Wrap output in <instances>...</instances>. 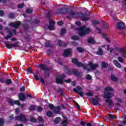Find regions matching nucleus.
<instances>
[{
  "label": "nucleus",
  "mask_w": 126,
  "mask_h": 126,
  "mask_svg": "<svg viewBox=\"0 0 126 126\" xmlns=\"http://www.w3.org/2000/svg\"><path fill=\"white\" fill-rule=\"evenodd\" d=\"M57 12L58 13H61V14H67V13H68L70 16H67L68 19H70L71 17H73V18H78V17H80L83 21H87V20H89V15H90V13L83 14L78 12L75 13L72 10H70L68 12L66 10L64 12H63V9L58 10Z\"/></svg>",
  "instance_id": "obj_1"
},
{
  "label": "nucleus",
  "mask_w": 126,
  "mask_h": 126,
  "mask_svg": "<svg viewBox=\"0 0 126 126\" xmlns=\"http://www.w3.org/2000/svg\"><path fill=\"white\" fill-rule=\"evenodd\" d=\"M72 63H74L75 65H77V66H82V67H83L84 69H87L88 71H89V70H90L89 68H88V66H89V65L92 69H95L96 67H98L99 66L98 64H93L92 63V62H89L88 64L84 65L81 63L77 62V60H76V59H73V60H72Z\"/></svg>",
  "instance_id": "obj_2"
},
{
  "label": "nucleus",
  "mask_w": 126,
  "mask_h": 126,
  "mask_svg": "<svg viewBox=\"0 0 126 126\" xmlns=\"http://www.w3.org/2000/svg\"><path fill=\"white\" fill-rule=\"evenodd\" d=\"M105 92L104 93V98H106V102L108 104L109 107H112L113 105V101L110 98L114 96L113 94H106V92H113L114 90L110 87H107L105 89Z\"/></svg>",
  "instance_id": "obj_3"
},
{
  "label": "nucleus",
  "mask_w": 126,
  "mask_h": 126,
  "mask_svg": "<svg viewBox=\"0 0 126 126\" xmlns=\"http://www.w3.org/2000/svg\"><path fill=\"white\" fill-rule=\"evenodd\" d=\"M90 32H91L90 29L85 27V26L79 28L78 30V33L80 36H84V35L89 34Z\"/></svg>",
  "instance_id": "obj_4"
},
{
  "label": "nucleus",
  "mask_w": 126,
  "mask_h": 126,
  "mask_svg": "<svg viewBox=\"0 0 126 126\" xmlns=\"http://www.w3.org/2000/svg\"><path fill=\"white\" fill-rule=\"evenodd\" d=\"M65 78V75L62 74L60 75L57 78H56V83H60L61 84H63V82L64 81L66 83H70L71 80L70 79H68L67 80H64Z\"/></svg>",
  "instance_id": "obj_5"
},
{
  "label": "nucleus",
  "mask_w": 126,
  "mask_h": 126,
  "mask_svg": "<svg viewBox=\"0 0 126 126\" xmlns=\"http://www.w3.org/2000/svg\"><path fill=\"white\" fill-rule=\"evenodd\" d=\"M15 119L17 121H20V122H24V123L27 122V119L23 114H21L20 116H17Z\"/></svg>",
  "instance_id": "obj_6"
},
{
  "label": "nucleus",
  "mask_w": 126,
  "mask_h": 126,
  "mask_svg": "<svg viewBox=\"0 0 126 126\" xmlns=\"http://www.w3.org/2000/svg\"><path fill=\"white\" fill-rule=\"evenodd\" d=\"M49 107L50 108L51 110H53L54 113H56V114H60V111L61 110V107L60 106L55 107L54 105L50 104Z\"/></svg>",
  "instance_id": "obj_7"
},
{
  "label": "nucleus",
  "mask_w": 126,
  "mask_h": 126,
  "mask_svg": "<svg viewBox=\"0 0 126 126\" xmlns=\"http://www.w3.org/2000/svg\"><path fill=\"white\" fill-rule=\"evenodd\" d=\"M74 92L76 93H78L80 96H83V92H82V88L80 86H77L76 88H74L73 90Z\"/></svg>",
  "instance_id": "obj_8"
},
{
  "label": "nucleus",
  "mask_w": 126,
  "mask_h": 126,
  "mask_svg": "<svg viewBox=\"0 0 126 126\" xmlns=\"http://www.w3.org/2000/svg\"><path fill=\"white\" fill-rule=\"evenodd\" d=\"M16 32H15V30H13L12 31H8V33L9 35L5 36L4 38L6 40H8L9 38H11L12 36H13V34H15Z\"/></svg>",
  "instance_id": "obj_9"
},
{
  "label": "nucleus",
  "mask_w": 126,
  "mask_h": 126,
  "mask_svg": "<svg viewBox=\"0 0 126 126\" xmlns=\"http://www.w3.org/2000/svg\"><path fill=\"white\" fill-rule=\"evenodd\" d=\"M116 27L118 29H124L126 27V25L123 22H120L117 24Z\"/></svg>",
  "instance_id": "obj_10"
},
{
  "label": "nucleus",
  "mask_w": 126,
  "mask_h": 126,
  "mask_svg": "<svg viewBox=\"0 0 126 126\" xmlns=\"http://www.w3.org/2000/svg\"><path fill=\"white\" fill-rule=\"evenodd\" d=\"M71 49H65L63 54V57H67L68 55H70L72 53Z\"/></svg>",
  "instance_id": "obj_11"
},
{
  "label": "nucleus",
  "mask_w": 126,
  "mask_h": 126,
  "mask_svg": "<svg viewBox=\"0 0 126 126\" xmlns=\"http://www.w3.org/2000/svg\"><path fill=\"white\" fill-rule=\"evenodd\" d=\"M49 23L50 25L48 26V29H49V30H54V29H55V26H54V24H55V22L51 20L49 21Z\"/></svg>",
  "instance_id": "obj_12"
},
{
  "label": "nucleus",
  "mask_w": 126,
  "mask_h": 126,
  "mask_svg": "<svg viewBox=\"0 0 126 126\" xmlns=\"http://www.w3.org/2000/svg\"><path fill=\"white\" fill-rule=\"evenodd\" d=\"M20 22H17L15 23H11L9 24L10 26H12L14 28H17L20 25Z\"/></svg>",
  "instance_id": "obj_13"
},
{
  "label": "nucleus",
  "mask_w": 126,
  "mask_h": 126,
  "mask_svg": "<svg viewBox=\"0 0 126 126\" xmlns=\"http://www.w3.org/2000/svg\"><path fill=\"white\" fill-rule=\"evenodd\" d=\"M67 124H68V119L64 117L63 121L62 122L61 126H67Z\"/></svg>",
  "instance_id": "obj_14"
},
{
  "label": "nucleus",
  "mask_w": 126,
  "mask_h": 126,
  "mask_svg": "<svg viewBox=\"0 0 126 126\" xmlns=\"http://www.w3.org/2000/svg\"><path fill=\"white\" fill-rule=\"evenodd\" d=\"M120 54L122 55V57L123 58H126V49H122L120 51Z\"/></svg>",
  "instance_id": "obj_15"
},
{
  "label": "nucleus",
  "mask_w": 126,
  "mask_h": 126,
  "mask_svg": "<svg viewBox=\"0 0 126 126\" xmlns=\"http://www.w3.org/2000/svg\"><path fill=\"white\" fill-rule=\"evenodd\" d=\"M9 103L10 105H14V104H16V105H20V103L19 100L13 101L12 99H10L9 100Z\"/></svg>",
  "instance_id": "obj_16"
},
{
  "label": "nucleus",
  "mask_w": 126,
  "mask_h": 126,
  "mask_svg": "<svg viewBox=\"0 0 126 126\" xmlns=\"http://www.w3.org/2000/svg\"><path fill=\"white\" fill-rule=\"evenodd\" d=\"M93 103V104L94 105H99V98H98V97H96V98H92L91 99Z\"/></svg>",
  "instance_id": "obj_17"
},
{
  "label": "nucleus",
  "mask_w": 126,
  "mask_h": 126,
  "mask_svg": "<svg viewBox=\"0 0 126 126\" xmlns=\"http://www.w3.org/2000/svg\"><path fill=\"white\" fill-rule=\"evenodd\" d=\"M19 98L21 101H24L26 98L25 97V94L21 93L19 94Z\"/></svg>",
  "instance_id": "obj_18"
},
{
  "label": "nucleus",
  "mask_w": 126,
  "mask_h": 126,
  "mask_svg": "<svg viewBox=\"0 0 126 126\" xmlns=\"http://www.w3.org/2000/svg\"><path fill=\"white\" fill-rule=\"evenodd\" d=\"M119 126H126V116L124 117L123 121L118 124Z\"/></svg>",
  "instance_id": "obj_19"
},
{
  "label": "nucleus",
  "mask_w": 126,
  "mask_h": 126,
  "mask_svg": "<svg viewBox=\"0 0 126 126\" xmlns=\"http://www.w3.org/2000/svg\"><path fill=\"white\" fill-rule=\"evenodd\" d=\"M113 63L115 65H116L117 67H118V68H121V67H122V65H121V64H120V63H119V62H118L117 60H114L113 61Z\"/></svg>",
  "instance_id": "obj_20"
},
{
  "label": "nucleus",
  "mask_w": 126,
  "mask_h": 126,
  "mask_svg": "<svg viewBox=\"0 0 126 126\" xmlns=\"http://www.w3.org/2000/svg\"><path fill=\"white\" fill-rule=\"evenodd\" d=\"M88 42L90 44H95L96 43L94 38H90L88 39Z\"/></svg>",
  "instance_id": "obj_21"
},
{
  "label": "nucleus",
  "mask_w": 126,
  "mask_h": 126,
  "mask_svg": "<svg viewBox=\"0 0 126 126\" xmlns=\"http://www.w3.org/2000/svg\"><path fill=\"white\" fill-rule=\"evenodd\" d=\"M39 67L41 68V69H43V70H48V68H47V66L45 64L40 65Z\"/></svg>",
  "instance_id": "obj_22"
},
{
  "label": "nucleus",
  "mask_w": 126,
  "mask_h": 126,
  "mask_svg": "<svg viewBox=\"0 0 126 126\" xmlns=\"http://www.w3.org/2000/svg\"><path fill=\"white\" fill-rule=\"evenodd\" d=\"M102 37H104L106 41H107L108 43H110V38L109 37H107V34L106 33H103Z\"/></svg>",
  "instance_id": "obj_23"
},
{
  "label": "nucleus",
  "mask_w": 126,
  "mask_h": 126,
  "mask_svg": "<svg viewBox=\"0 0 126 126\" xmlns=\"http://www.w3.org/2000/svg\"><path fill=\"white\" fill-rule=\"evenodd\" d=\"M61 118L60 117H57L56 118H55V120H54V123L55 124H59V123H60V122H61Z\"/></svg>",
  "instance_id": "obj_24"
},
{
  "label": "nucleus",
  "mask_w": 126,
  "mask_h": 126,
  "mask_svg": "<svg viewBox=\"0 0 126 126\" xmlns=\"http://www.w3.org/2000/svg\"><path fill=\"white\" fill-rule=\"evenodd\" d=\"M12 46H14L13 45V44H8L7 43L5 44V47L6 48H7V49H11V48H12Z\"/></svg>",
  "instance_id": "obj_25"
},
{
  "label": "nucleus",
  "mask_w": 126,
  "mask_h": 126,
  "mask_svg": "<svg viewBox=\"0 0 126 126\" xmlns=\"http://www.w3.org/2000/svg\"><path fill=\"white\" fill-rule=\"evenodd\" d=\"M58 45L59 46H63L64 47L66 46V45H67V44L66 43H63L62 42V41L61 40H58Z\"/></svg>",
  "instance_id": "obj_26"
},
{
  "label": "nucleus",
  "mask_w": 126,
  "mask_h": 126,
  "mask_svg": "<svg viewBox=\"0 0 126 126\" xmlns=\"http://www.w3.org/2000/svg\"><path fill=\"white\" fill-rule=\"evenodd\" d=\"M97 55H98V56H101V55H103V50H102V49L99 48L98 49V51L97 52Z\"/></svg>",
  "instance_id": "obj_27"
},
{
  "label": "nucleus",
  "mask_w": 126,
  "mask_h": 126,
  "mask_svg": "<svg viewBox=\"0 0 126 126\" xmlns=\"http://www.w3.org/2000/svg\"><path fill=\"white\" fill-rule=\"evenodd\" d=\"M111 79L113 81H117V80H118V78H117V77L115 76L114 75H111Z\"/></svg>",
  "instance_id": "obj_28"
},
{
  "label": "nucleus",
  "mask_w": 126,
  "mask_h": 126,
  "mask_svg": "<svg viewBox=\"0 0 126 126\" xmlns=\"http://www.w3.org/2000/svg\"><path fill=\"white\" fill-rule=\"evenodd\" d=\"M116 101L118 102V103L116 104V105L120 106V103H122V99L121 98H117Z\"/></svg>",
  "instance_id": "obj_29"
},
{
  "label": "nucleus",
  "mask_w": 126,
  "mask_h": 126,
  "mask_svg": "<svg viewBox=\"0 0 126 126\" xmlns=\"http://www.w3.org/2000/svg\"><path fill=\"white\" fill-rule=\"evenodd\" d=\"M101 66L102 67H108V64L105 62L101 63Z\"/></svg>",
  "instance_id": "obj_30"
},
{
  "label": "nucleus",
  "mask_w": 126,
  "mask_h": 126,
  "mask_svg": "<svg viewBox=\"0 0 126 126\" xmlns=\"http://www.w3.org/2000/svg\"><path fill=\"white\" fill-rule=\"evenodd\" d=\"M100 22L98 21H94L92 23L93 25L94 26H96V25H98V24H99Z\"/></svg>",
  "instance_id": "obj_31"
},
{
  "label": "nucleus",
  "mask_w": 126,
  "mask_h": 126,
  "mask_svg": "<svg viewBox=\"0 0 126 126\" xmlns=\"http://www.w3.org/2000/svg\"><path fill=\"white\" fill-rule=\"evenodd\" d=\"M86 95H87V96H88V97H91V96H93V93L92 92H90L87 93L86 94Z\"/></svg>",
  "instance_id": "obj_32"
},
{
  "label": "nucleus",
  "mask_w": 126,
  "mask_h": 126,
  "mask_svg": "<svg viewBox=\"0 0 126 126\" xmlns=\"http://www.w3.org/2000/svg\"><path fill=\"white\" fill-rule=\"evenodd\" d=\"M47 117H52L53 116V112L51 111H48L47 114H46Z\"/></svg>",
  "instance_id": "obj_33"
},
{
  "label": "nucleus",
  "mask_w": 126,
  "mask_h": 126,
  "mask_svg": "<svg viewBox=\"0 0 126 126\" xmlns=\"http://www.w3.org/2000/svg\"><path fill=\"white\" fill-rule=\"evenodd\" d=\"M108 117L110 118V119H117V117L113 114H108Z\"/></svg>",
  "instance_id": "obj_34"
},
{
  "label": "nucleus",
  "mask_w": 126,
  "mask_h": 126,
  "mask_svg": "<svg viewBox=\"0 0 126 126\" xmlns=\"http://www.w3.org/2000/svg\"><path fill=\"white\" fill-rule=\"evenodd\" d=\"M3 124H4V121L3 119L0 118V126H3Z\"/></svg>",
  "instance_id": "obj_35"
},
{
  "label": "nucleus",
  "mask_w": 126,
  "mask_h": 126,
  "mask_svg": "<svg viewBox=\"0 0 126 126\" xmlns=\"http://www.w3.org/2000/svg\"><path fill=\"white\" fill-rule=\"evenodd\" d=\"M103 28H104V29H109V25H107V23H104V24L103 25Z\"/></svg>",
  "instance_id": "obj_36"
},
{
  "label": "nucleus",
  "mask_w": 126,
  "mask_h": 126,
  "mask_svg": "<svg viewBox=\"0 0 126 126\" xmlns=\"http://www.w3.org/2000/svg\"><path fill=\"white\" fill-rule=\"evenodd\" d=\"M32 12H33V9L32 8H29L26 9V12H27V13H31Z\"/></svg>",
  "instance_id": "obj_37"
},
{
  "label": "nucleus",
  "mask_w": 126,
  "mask_h": 126,
  "mask_svg": "<svg viewBox=\"0 0 126 126\" xmlns=\"http://www.w3.org/2000/svg\"><path fill=\"white\" fill-rule=\"evenodd\" d=\"M77 50L78 51V52H79V53H82V52H84V50L80 47H78L77 48Z\"/></svg>",
  "instance_id": "obj_38"
},
{
  "label": "nucleus",
  "mask_w": 126,
  "mask_h": 126,
  "mask_svg": "<svg viewBox=\"0 0 126 126\" xmlns=\"http://www.w3.org/2000/svg\"><path fill=\"white\" fill-rule=\"evenodd\" d=\"M65 29H63L61 31V36H63V34H65Z\"/></svg>",
  "instance_id": "obj_39"
},
{
  "label": "nucleus",
  "mask_w": 126,
  "mask_h": 126,
  "mask_svg": "<svg viewBox=\"0 0 126 126\" xmlns=\"http://www.w3.org/2000/svg\"><path fill=\"white\" fill-rule=\"evenodd\" d=\"M29 110H30V111H34V110H35V106L33 105H31L29 108Z\"/></svg>",
  "instance_id": "obj_40"
},
{
  "label": "nucleus",
  "mask_w": 126,
  "mask_h": 126,
  "mask_svg": "<svg viewBox=\"0 0 126 126\" xmlns=\"http://www.w3.org/2000/svg\"><path fill=\"white\" fill-rule=\"evenodd\" d=\"M107 50L109 51L110 53H112L114 49L112 48H110V46L107 45Z\"/></svg>",
  "instance_id": "obj_41"
},
{
  "label": "nucleus",
  "mask_w": 126,
  "mask_h": 126,
  "mask_svg": "<svg viewBox=\"0 0 126 126\" xmlns=\"http://www.w3.org/2000/svg\"><path fill=\"white\" fill-rule=\"evenodd\" d=\"M71 39L72 40H78L79 38H78V36L75 35V36H72Z\"/></svg>",
  "instance_id": "obj_42"
},
{
  "label": "nucleus",
  "mask_w": 126,
  "mask_h": 126,
  "mask_svg": "<svg viewBox=\"0 0 126 126\" xmlns=\"http://www.w3.org/2000/svg\"><path fill=\"white\" fill-rule=\"evenodd\" d=\"M8 17L9 18H13V17H14V14L12 13H10L8 15Z\"/></svg>",
  "instance_id": "obj_43"
},
{
  "label": "nucleus",
  "mask_w": 126,
  "mask_h": 126,
  "mask_svg": "<svg viewBox=\"0 0 126 126\" xmlns=\"http://www.w3.org/2000/svg\"><path fill=\"white\" fill-rule=\"evenodd\" d=\"M6 84H10L11 83V80L8 79L6 80L5 82Z\"/></svg>",
  "instance_id": "obj_44"
},
{
  "label": "nucleus",
  "mask_w": 126,
  "mask_h": 126,
  "mask_svg": "<svg viewBox=\"0 0 126 126\" xmlns=\"http://www.w3.org/2000/svg\"><path fill=\"white\" fill-rule=\"evenodd\" d=\"M73 73L74 74H75V75H76L78 77H79V76H78V72H77V70H74Z\"/></svg>",
  "instance_id": "obj_45"
},
{
  "label": "nucleus",
  "mask_w": 126,
  "mask_h": 126,
  "mask_svg": "<svg viewBox=\"0 0 126 126\" xmlns=\"http://www.w3.org/2000/svg\"><path fill=\"white\" fill-rule=\"evenodd\" d=\"M118 61L120 63H123V62H124V59H123V58L119 57H118Z\"/></svg>",
  "instance_id": "obj_46"
},
{
  "label": "nucleus",
  "mask_w": 126,
  "mask_h": 126,
  "mask_svg": "<svg viewBox=\"0 0 126 126\" xmlns=\"http://www.w3.org/2000/svg\"><path fill=\"white\" fill-rule=\"evenodd\" d=\"M42 111H43V108H42V107L38 106L37 107V111L38 112H42Z\"/></svg>",
  "instance_id": "obj_47"
},
{
  "label": "nucleus",
  "mask_w": 126,
  "mask_h": 126,
  "mask_svg": "<svg viewBox=\"0 0 126 126\" xmlns=\"http://www.w3.org/2000/svg\"><path fill=\"white\" fill-rule=\"evenodd\" d=\"M4 15V12L2 10H0V16H3Z\"/></svg>",
  "instance_id": "obj_48"
},
{
  "label": "nucleus",
  "mask_w": 126,
  "mask_h": 126,
  "mask_svg": "<svg viewBox=\"0 0 126 126\" xmlns=\"http://www.w3.org/2000/svg\"><path fill=\"white\" fill-rule=\"evenodd\" d=\"M63 24V21H59L58 22V25H59V26H62Z\"/></svg>",
  "instance_id": "obj_49"
},
{
  "label": "nucleus",
  "mask_w": 126,
  "mask_h": 126,
  "mask_svg": "<svg viewBox=\"0 0 126 126\" xmlns=\"http://www.w3.org/2000/svg\"><path fill=\"white\" fill-rule=\"evenodd\" d=\"M36 119L33 118H31V122H32V123H36Z\"/></svg>",
  "instance_id": "obj_50"
},
{
  "label": "nucleus",
  "mask_w": 126,
  "mask_h": 126,
  "mask_svg": "<svg viewBox=\"0 0 126 126\" xmlns=\"http://www.w3.org/2000/svg\"><path fill=\"white\" fill-rule=\"evenodd\" d=\"M23 5H24V4L23 3H22V4H20L18 5V7L19 8H22V7H23Z\"/></svg>",
  "instance_id": "obj_51"
},
{
  "label": "nucleus",
  "mask_w": 126,
  "mask_h": 126,
  "mask_svg": "<svg viewBox=\"0 0 126 126\" xmlns=\"http://www.w3.org/2000/svg\"><path fill=\"white\" fill-rule=\"evenodd\" d=\"M38 120L39 121V122H44V119L40 117H38Z\"/></svg>",
  "instance_id": "obj_52"
},
{
  "label": "nucleus",
  "mask_w": 126,
  "mask_h": 126,
  "mask_svg": "<svg viewBox=\"0 0 126 126\" xmlns=\"http://www.w3.org/2000/svg\"><path fill=\"white\" fill-rule=\"evenodd\" d=\"M24 90H25V87L24 86H23L20 89V91L21 92H22V91H24Z\"/></svg>",
  "instance_id": "obj_53"
},
{
  "label": "nucleus",
  "mask_w": 126,
  "mask_h": 126,
  "mask_svg": "<svg viewBox=\"0 0 126 126\" xmlns=\"http://www.w3.org/2000/svg\"><path fill=\"white\" fill-rule=\"evenodd\" d=\"M28 72H30V73H32V69L31 68H29L27 69Z\"/></svg>",
  "instance_id": "obj_54"
},
{
  "label": "nucleus",
  "mask_w": 126,
  "mask_h": 126,
  "mask_svg": "<svg viewBox=\"0 0 126 126\" xmlns=\"http://www.w3.org/2000/svg\"><path fill=\"white\" fill-rule=\"evenodd\" d=\"M76 25H78V26L81 25V23H80V22L79 21H77L75 22Z\"/></svg>",
  "instance_id": "obj_55"
},
{
  "label": "nucleus",
  "mask_w": 126,
  "mask_h": 126,
  "mask_svg": "<svg viewBox=\"0 0 126 126\" xmlns=\"http://www.w3.org/2000/svg\"><path fill=\"white\" fill-rule=\"evenodd\" d=\"M92 77H91V76H90V75H88L87 76V79L90 80V79H92Z\"/></svg>",
  "instance_id": "obj_56"
},
{
  "label": "nucleus",
  "mask_w": 126,
  "mask_h": 126,
  "mask_svg": "<svg viewBox=\"0 0 126 126\" xmlns=\"http://www.w3.org/2000/svg\"><path fill=\"white\" fill-rule=\"evenodd\" d=\"M40 80L41 82H42V83H43V84H44V83H45V80L42 78H41L40 79Z\"/></svg>",
  "instance_id": "obj_57"
},
{
  "label": "nucleus",
  "mask_w": 126,
  "mask_h": 126,
  "mask_svg": "<svg viewBox=\"0 0 126 126\" xmlns=\"http://www.w3.org/2000/svg\"><path fill=\"white\" fill-rule=\"evenodd\" d=\"M75 104H76V106L77 108H78V109L80 108V106H79V105L78 104V103H77V102H75Z\"/></svg>",
  "instance_id": "obj_58"
},
{
  "label": "nucleus",
  "mask_w": 126,
  "mask_h": 126,
  "mask_svg": "<svg viewBox=\"0 0 126 126\" xmlns=\"http://www.w3.org/2000/svg\"><path fill=\"white\" fill-rule=\"evenodd\" d=\"M34 77L35 79H36V80H39V77H38V76L37 75H34Z\"/></svg>",
  "instance_id": "obj_59"
},
{
  "label": "nucleus",
  "mask_w": 126,
  "mask_h": 126,
  "mask_svg": "<svg viewBox=\"0 0 126 126\" xmlns=\"http://www.w3.org/2000/svg\"><path fill=\"white\" fill-rule=\"evenodd\" d=\"M17 38H16L15 37L10 39V41H17Z\"/></svg>",
  "instance_id": "obj_60"
},
{
  "label": "nucleus",
  "mask_w": 126,
  "mask_h": 126,
  "mask_svg": "<svg viewBox=\"0 0 126 126\" xmlns=\"http://www.w3.org/2000/svg\"><path fill=\"white\" fill-rule=\"evenodd\" d=\"M15 113L16 114H18L19 113V108H17L15 110Z\"/></svg>",
  "instance_id": "obj_61"
},
{
  "label": "nucleus",
  "mask_w": 126,
  "mask_h": 126,
  "mask_svg": "<svg viewBox=\"0 0 126 126\" xmlns=\"http://www.w3.org/2000/svg\"><path fill=\"white\" fill-rule=\"evenodd\" d=\"M13 46V47H17L18 45H17V42L15 43L14 44H12Z\"/></svg>",
  "instance_id": "obj_62"
},
{
  "label": "nucleus",
  "mask_w": 126,
  "mask_h": 126,
  "mask_svg": "<svg viewBox=\"0 0 126 126\" xmlns=\"http://www.w3.org/2000/svg\"><path fill=\"white\" fill-rule=\"evenodd\" d=\"M123 3H124V4H125V9H126V0H124Z\"/></svg>",
  "instance_id": "obj_63"
},
{
  "label": "nucleus",
  "mask_w": 126,
  "mask_h": 126,
  "mask_svg": "<svg viewBox=\"0 0 126 126\" xmlns=\"http://www.w3.org/2000/svg\"><path fill=\"white\" fill-rule=\"evenodd\" d=\"M81 125H82V126H84V125H85V122H83V121H81L80 122Z\"/></svg>",
  "instance_id": "obj_64"
}]
</instances>
